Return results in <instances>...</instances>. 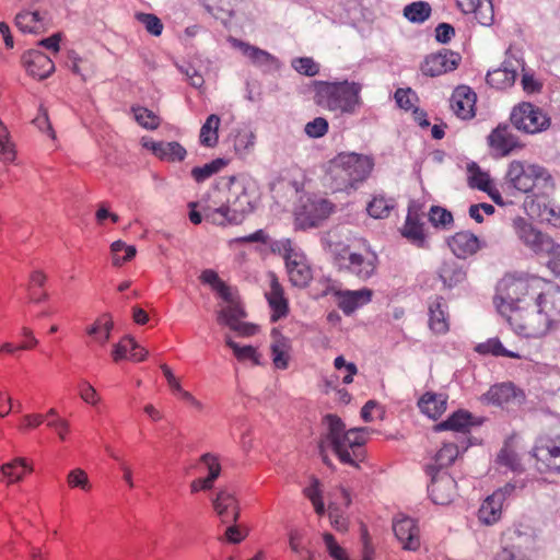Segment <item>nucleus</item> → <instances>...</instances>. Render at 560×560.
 <instances>
[{"instance_id":"nucleus-11","label":"nucleus","mask_w":560,"mask_h":560,"mask_svg":"<svg viewBox=\"0 0 560 560\" xmlns=\"http://www.w3.org/2000/svg\"><path fill=\"white\" fill-rule=\"evenodd\" d=\"M511 122L518 130L536 133L549 127L550 118L539 107L530 103H522L513 108Z\"/></svg>"},{"instance_id":"nucleus-38","label":"nucleus","mask_w":560,"mask_h":560,"mask_svg":"<svg viewBox=\"0 0 560 560\" xmlns=\"http://www.w3.org/2000/svg\"><path fill=\"white\" fill-rule=\"evenodd\" d=\"M15 25L23 33L39 34L46 31V22L38 11H23L15 16Z\"/></svg>"},{"instance_id":"nucleus-5","label":"nucleus","mask_w":560,"mask_h":560,"mask_svg":"<svg viewBox=\"0 0 560 560\" xmlns=\"http://www.w3.org/2000/svg\"><path fill=\"white\" fill-rule=\"evenodd\" d=\"M513 229L526 248L547 258V267L552 273H560V244L522 217L514 219Z\"/></svg>"},{"instance_id":"nucleus-41","label":"nucleus","mask_w":560,"mask_h":560,"mask_svg":"<svg viewBox=\"0 0 560 560\" xmlns=\"http://www.w3.org/2000/svg\"><path fill=\"white\" fill-rule=\"evenodd\" d=\"M113 328L114 322L110 314L104 313L86 328V334L92 336L96 342L103 346L109 340Z\"/></svg>"},{"instance_id":"nucleus-7","label":"nucleus","mask_w":560,"mask_h":560,"mask_svg":"<svg viewBox=\"0 0 560 560\" xmlns=\"http://www.w3.org/2000/svg\"><path fill=\"white\" fill-rule=\"evenodd\" d=\"M499 542L500 548L491 560H535L538 551L536 535L522 525L502 530Z\"/></svg>"},{"instance_id":"nucleus-30","label":"nucleus","mask_w":560,"mask_h":560,"mask_svg":"<svg viewBox=\"0 0 560 560\" xmlns=\"http://www.w3.org/2000/svg\"><path fill=\"white\" fill-rule=\"evenodd\" d=\"M503 504L502 494L492 493L488 495L478 510V521L486 526L499 523L503 513Z\"/></svg>"},{"instance_id":"nucleus-55","label":"nucleus","mask_w":560,"mask_h":560,"mask_svg":"<svg viewBox=\"0 0 560 560\" xmlns=\"http://www.w3.org/2000/svg\"><path fill=\"white\" fill-rule=\"evenodd\" d=\"M334 366L337 371L342 372V383L350 384L353 376L358 373V368L352 362H347L342 355H339L334 361Z\"/></svg>"},{"instance_id":"nucleus-17","label":"nucleus","mask_w":560,"mask_h":560,"mask_svg":"<svg viewBox=\"0 0 560 560\" xmlns=\"http://www.w3.org/2000/svg\"><path fill=\"white\" fill-rule=\"evenodd\" d=\"M246 316L242 305L236 302H230L218 314L219 324L226 325L232 330L238 332L241 336L255 335L257 327L253 324L243 323L241 319Z\"/></svg>"},{"instance_id":"nucleus-31","label":"nucleus","mask_w":560,"mask_h":560,"mask_svg":"<svg viewBox=\"0 0 560 560\" xmlns=\"http://www.w3.org/2000/svg\"><path fill=\"white\" fill-rule=\"evenodd\" d=\"M457 4L465 14L474 13L483 26H489L493 22L491 0H457Z\"/></svg>"},{"instance_id":"nucleus-49","label":"nucleus","mask_w":560,"mask_h":560,"mask_svg":"<svg viewBox=\"0 0 560 560\" xmlns=\"http://www.w3.org/2000/svg\"><path fill=\"white\" fill-rule=\"evenodd\" d=\"M477 351L483 354H493V355H501L512 359H521V355L517 352L510 351L505 349L502 345V342L497 339H489L488 341L480 343L477 346Z\"/></svg>"},{"instance_id":"nucleus-64","label":"nucleus","mask_w":560,"mask_h":560,"mask_svg":"<svg viewBox=\"0 0 560 560\" xmlns=\"http://www.w3.org/2000/svg\"><path fill=\"white\" fill-rule=\"evenodd\" d=\"M455 36V28L448 23H440L435 27V39L441 44H447Z\"/></svg>"},{"instance_id":"nucleus-22","label":"nucleus","mask_w":560,"mask_h":560,"mask_svg":"<svg viewBox=\"0 0 560 560\" xmlns=\"http://www.w3.org/2000/svg\"><path fill=\"white\" fill-rule=\"evenodd\" d=\"M142 148L150 150L154 156L166 162H182L187 155L186 149L176 141H153L142 137Z\"/></svg>"},{"instance_id":"nucleus-37","label":"nucleus","mask_w":560,"mask_h":560,"mask_svg":"<svg viewBox=\"0 0 560 560\" xmlns=\"http://www.w3.org/2000/svg\"><path fill=\"white\" fill-rule=\"evenodd\" d=\"M459 450L455 443H444L434 456V463L427 467L428 474H440V470L450 467L458 457Z\"/></svg>"},{"instance_id":"nucleus-16","label":"nucleus","mask_w":560,"mask_h":560,"mask_svg":"<svg viewBox=\"0 0 560 560\" xmlns=\"http://www.w3.org/2000/svg\"><path fill=\"white\" fill-rule=\"evenodd\" d=\"M429 475L432 479L428 491L432 502L440 505L452 503L457 495V485L454 478L446 472Z\"/></svg>"},{"instance_id":"nucleus-13","label":"nucleus","mask_w":560,"mask_h":560,"mask_svg":"<svg viewBox=\"0 0 560 560\" xmlns=\"http://www.w3.org/2000/svg\"><path fill=\"white\" fill-rule=\"evenodd\" d=\"M287 244L289 248H285L284 260L289 280L294 287L305 288L313 279L311 266L303 254L295 252L291 247L289 240Z\"/></svg>"},{"instance_id":"nucleus-9","label":"nucleus","mask_w":560,"mask_h":560,"mask_svg":"<svg viewBox=\"0 0 560 560\" xmlns=\"http://www.w3.org/2000/svg\"><path fill=\"white\" fill-rule=\"evenodd\" d=\"M377 256L374 253H355L348 245L334 250V261L339 270L347 271L360 280L370 279L376 271Z\"/></svg>"},{"instance_id":"nucleus-12","label":"nucleus","mask_w":560,"mask_h":560,"mask_svg":"<svg viewBox=\"0 0 560 560\" xmlns=\"http://www.w3.org/2000/svg\"><path fill=\"white\" fill-rule=\"evenodd\" d=\"M373 166L374 160L370 155L355 152H341L330 161V172H343L348 175H369Z\"/></svg>"},{"instance_id":"nucleus-28","label":"nucleus","mask_w":560,"mask_h":560,"mask_svg":"<svg viewBox=\"0 0 560 560\" xmlns=\"http://www.w3.org/2000/svg\"><path fill=\"white\" fill-rule=\"evenodd\" d=\"M429 328L438 335L450 330L447 305L442 296H434L429 302Z\"/></svg>"},{"instance_id":"nucleus-1","label":"nucleus","mask_w":560,"mask_h":560,"mask_svg":"<svg viewBox=\"0 0 560 560\" xmlns=\"http://www.w3.org/2000/svg\"><path fill=\"white\" fill-rule=\"evenodd\" d=\"M493 303L521 338L541 339L560 327V288L541 277L505 276L497 287Z\"/></svg>"},{"instance_id":"nucleus-32","label":"nucleus","mask_w":560,"mask_h":560,"mask_svg":"<svg viewBox=\"0 0 560 560\" xmlns=\"http://www.w3.org/2000/svg\"><path fill=\"white\" fill-rule=\"evenodd\" d=\"M272 343L270 346L273 365L279 370H285L289 366L291 341L280 334L278 329H272Z\"/></svg>"},{"instance_id":"nucleus-6","label":"nucleus","mask_w":560,"mask_h":560,"mask_svg":"<svg viewBox=\"0 0 560 560\" xmlns=\"http://www.w3.org/2000/svg\"><path fill=\"white\" fill-rule=\"evenodd\" d=\"M513 229L526 248L547 258V267L552 273H560V244L522 217L514 219Z\"/></svg>"},{"instance_id":"nucleus-34","label":"nucleus","mask_w":560,"mask_h":560,"mask_svg":"<svg viewBox=\"0 0 560 560\" xmlns=\"http://www.w3.org/2000/svg\"><path fill=\"white\" fill-rule=\"evenodd\" d=\"M439 277L447 289H453L466 280V271L455 260H444L439 268Z\"/></svg>"},{"instance_id":"nucleus-29","label":"nucleus","mask_w":560,"mask_h":560,"mask_svg":"<svg viewBox=\"0 0 560 560\" xmlns=\"http://www.w3.org/2000/svg\"><path fill=\"white\" fill-rule=\"evenodd\" d=\"M482 398L488 404L502 407L514 400L521 402L524 399V394L517 390L513 384L502 383L491 386Z\"/></svg>"},{"instance_id":"nucleus-35","label":"nucleus","mask_w":560,"mask_h":560,"mask_svg":"<svg viewBox=\"0 0 560 560\" xmlns=\"http://www.w3.org/2000/svg\"><path fill=\"white\" fill-rule=\"evenodd\" d=\"M491 148L505 155L518 145L516 138L508 126H499L488 137Z\"/></svg>"},{"instance_id":"nucleus-56","label":"nucleus","mask_w":560,"mask_h":560,"mask_svg":"<svg viewBox=\"0 0 560 560\" xmlns=\"http://www.w3.org/2000/svg\"><path fill=\"white\" fill-rule=\"evenodd\" d=\"M229 162L230 160L228 159L218 158L202 166L194 167L190 175H212L214 173L221 172L229 164Z\"/></svg>"},{"instance_id":"nucleus-3","label":"nucleus","mask_w":560,"mask_h":560,"mask_svg":"<svg viewBox=\"0 0 560 560\" xmlns=\"http://www.w3.org/2000/svg\"><path fill=\"white\" fill-rule=\"evenodd\" d=\"M223 179L201 201L205 219L217 225L241 223L244 215L253 211V207L244 191L231 200V188L236 177H223Z\"/></svg>"},{"instance_id":"nucleus-33","label":"nucleus","mask_w":560,"mask_h":560,"mask_svg":"<svg viewBox=\"0 0 560 560\" xmlns=\"http://www.w3.org/2000/svg\"><path fill=\"white\" fill-rule=\"evenodd\" d=\"M418 407L422 413L435 420L446 411L447 396L428 392L419 399Z\"/></svg>"},{"instance_id":"nucleus-14","label":"nucleus","mask_w":560,"mask_h":560,"mask_svg":"<svg viewBox=\"0 0 560 560\" xmlns=\"http://www.w3.org/2000/svg\"><path fill=\"white\" fill-rule=\"evenodd\" d=\"M536 467L540 472H560V443L551 439H540L533 448Z\"/></svg>"},{"instance_id":"nucleus-21","label":"nucleus","mask_w":560,"mask_h":560,"mask_svg":"<svg viewBox=\"0 0 560 560\" xmlns=\"http://www.w3.org/2000/svg\"><path fill=\"white\" fill-rule=\"evenodd\" d=\"M213 509L223 523H236L240 518V504L235 494L228 489H221L212 500Z\"/></svg>"},{"instance_id":"nucleus-61","label":"nucleus","mask_w":560,"mask_h":560,"mask_svg":"<svg viewBox=\"0 0 560 560\" xmlns=\"http://www.w3.org/2000/svg\"><path fill=\"white\" fill-rule=\"evenodd\" d=\"M142 25L153 36H160L163 32L162 21L151 13H142Z\"/></svg>"},{"instance_id":"nucleus-48","label":"nucleus","mask_w":560,"mask_h":560,"mask_svg":"<svg viewBox=\"0 0 560 560\" xmlns=\"http://www.w3.org/2000/svg\"><path fill=\"white\" fill-rule=\"evenodd\" d=\"M431 14L428 2L417 1L405 7L404 16L412 23H423Z\"/></svg>"},{"instance_id":"nucleus-8","label":"nucleus","mask_w":560,"mask_h":560,"mask_svg":"<svg viewBox=\"0 0 560 560\" xmlns=\"http://www.w3.org/2000/svg\"><path fill=\"white\" fill-rule=\"evenodd\" d=\"M336 210V205L318 195L300 198L294 209V225L299 230L320 226Z\"/></svg>"},{"instance_id":"nucleus-36","label":"nucleus","mask_w":560,"mask_h":560,"mask_svg":"<svg viewBox=\"0 0 560 560\" xmlns=\"http://www.w3.org/2000/svg\"><path fill=\"white\" fill-rule=\"evenodd\" d=\"M233 47L240 49L257 67H268L276 61V58L268 51L252 46L240 39H232Z\"/></svg>"},{"instance_id":"nucleus-25","label":"nucleus","mask_w":560,"mask_h":560,"mask_svg":"<svg viewBox=\"0 0 560 560\" xmlns=\"http://www.w3.org/2000/svg\"><path fill=\"white\" fill-rule=\"evenodd\" d=\"M452 253L462 259L475 255L480 249V241L477 235L469 231H460L447 240Z\"/></svg>"},{"instance_id":"nucleus-20","label":"nucleus","mask_w":560,"mask_h":560,"mask_svg":"<svg viewBox=\"0 0 560 560\" xmlns=\"http://www.w3.org/2000/svg\"><path fill=\"white\" fill-rule=\"evenodd\" d=\"M270 289L265 293L268 305L271 310L270 319L276 323L285 317L289 313V302L284 296V290L275 272L268 273Z\"/></svg>"},{"instance_id":"nucleus-27","label":"nucleus","mask_w":560,"mask_h":560,"mask_svg":"<svg viewBox=\"0 0 560 560\" xmlns=\"http://www.w3.org/2000/svg\"><path fill=\"white\" fill-rule=\"evenodd\" d=\"M373 291L369 288L336 292V296L338 299V307L346 315H350L359 307L370 303Z\"/></svg>"},{"instance_id":"nucleus-10","label":"nucleus","mask_w":560,"mask_h":560,"mask_svg":"<svg viewBox=\"0 0 560 560\" xmlns=\"http://www.w3.org/2000/svg\"><path fill=\"white\" fill-rule=\"evenodd\" d=\"M553 189L552 177H506L501 184L502 192L510 197H517L518 194L534 198L549 197Z\"/></svg>"},{"instance_id":"nucleus-63","label":"nucleus","mask_w":560,"mask_h":560,"mask_svg":"<svg viewBox=\"0 0 560 560\" xmlns=\"http://www.w3.org/2000/svg\"><path fill=\"white\" fill-rule=\"evenodd\" d=\"M328 516L332 527L339 532L347 529V520L340 514L339 509L335 504L328 505Z\"/></svg>"},{"instance_id":"nucleus-42","label":"nucleus","mask_w":560,"mask_h":560,"mask_svg":"<svg viewBox=\"0 0 560 560\" xmlns=\"http://www.w3.org/2000/svg\"><path fill=\"white\" fill-rule=\"evenodd\" d=\"M138 348L137 341L126 336L124 337L117 345L114 346L113 350V359L115 362H118L120 360H132V361H140V358H138V354L136 352V349Z\"/></svg>"},{"instance_id":"nucleus-19","label":"nucleus","mask_w":560,"mask_h":560,"mask_svg":"<svg viewBox=\"0 0 560 560\" xmlns=\"http://www.w3.org/2000/svg\"><path fill=\"white\" fill-rule=\"evenodd\" d=\"M423 219V213H420V209L412 203L408 207V213L400 230L401 235L418 247H424L427 242L425 222Z\"/></svg>"},{"instance_id":"nucleus-60","label":"nucleus","mask_w":560,"mask_h":560,"mask_svg":"<svg viewBox=\"0 0 560 560\" xmlns=\"http://www.w3.org/2000/svg\"><path fill=\"white\" fill-rule=\"evenodd\" d=\"M323 540L331 558L335 560H348L346 550L337 544L334 535L330 533H325L323 535Z\"/></svg>"},{"instance_id":"nucleus-23","label":"nucleus","mask_w":560,"mask_h":560,"mask_svg":"<svg viewBox=\"0 0 560 560\" xmlns=\"http://www.w3.org/2000/svg\"><path fill=\"white\" fill-rule=\"evenodd\" d=\"M518 68L524 70V66L520 60L515 59L512 61L508 59L503 62L502 67L488 71L486 81L492 88L499 90L506 89L515 82Z\"/></svg>"},{"instance_id":"nucleus-40","label":"nucleus","mask_w":560,"mask_h":560,"mask_svg":"<svg viewBox=\"0 0 560 560\" xmlns=\"http://www.w3.org/2000/svg\"><path fill=\"white\" fill-rule=\"evenodd\" d=\"M33 471L25 458L15 457L9 463L1 465L0 472L7 481V485H12L23 480L26 472Z\"/></svg>"},{"instance_id":"nucleus-39","label":"nucleus","mask_w":560,"mask_h":560,"mask_svg":"<svg viewBox=\"0 0 560 560\" xmlns=\"http://www.w3.org/2000/svg\"><path fill=\"white\" fill-rule=\"evenodd\" d=\"M472 425V417L468 411L457 410L445 421L434 425L435 432L452 430L456 432H468Z\"/></svg>"},{"instance_id":"nucleus-53","label":"nucleus","mask_w":560,"mask_h":560,"mask_svg":"<svg viewBox=\"0 0 560 560\" xmlns=\"http://www.w3.org/2000/svg\"><path fill=\"white\" fill-rule=\"evenodd\" d=\"M545 170L537 164H528L523 161L511 162L506 175H544Z\"/></svg>"},{"instance_id":"nucleus-62","label":"nucleus","mask_w":560,"mask_h":560,"mask_svg":"<svg viewBox=\"0 0 560 560\" xmlns=\"http://www.w3.org/2000/svg\"><path fill=\"white\" fill-rule=\"evenodd\" d=\"M415 98H417V96L411 89H397L395 92L397 105L405 110H409L413 107Z\"/></svg>"},{"instance_id":"nucleus-54","label":"nucleus","mask_w":560,"mask_h":560,"mask_svg":"<svg viewBox=\"0 0 560 560\" xmlns=\"http://www.w3.org/2000/svg\"><path fill=\"white\" fill-rule=\"evenodd\" d=\"M199 463L208 471L207 477L215 481L221 474L219 456L212 453H205L200 456Z\"/></svg>"},{"instance_id":"nucleus-45","label":"nucleus","mask_w":560,"mask_h":560,"mask_svg":"<svg viewBox=\"0 0 560 560\" xmlns=\"http://www.w3.org/2000/svg\"><path fill=\"white\" fill-rule=\"evenodd\" d=\"M110 254L113 265L119 267L136 257L137 247L133 245H127L122 241H115L110 245Z\"/></svg>"},{"instance_id":"nucleus-18","label":"nucleus","mask_w":560,"mask_h":560,"mask_svg":"<svg viewBox=\"0 0 560 560\" xmlns=\"http://www.w3.org/2000/svg\"><path fill=\"white\" fill-rule=\"evenodd\" d=\"M393 530L402 549L416 551L420 548V530L413 518L398 515L393 521Z\"/></svg>"},{"instance_id":"nucleus-52","label":"nucleus","mask_w":560,"mask_h":560,"mask_svg":"<svg viewBox=\"0 0 560 560\" xmlns=\"http://www.w3.org/2000/svg\"><path fill=\"white\" fill-rule=\"evenodd\" d=\"M67 483L71 489H81L82 491H90L92 485L88 474L81 468H74L67 475Z\"/></svg>"},{"instance_id":"nucleus-59","label":"nucleus","mask_w":560,"mask_h":560,"mask_svg":"<svg viewBox=\"0 0 560 560\" xmlns=\"http://www.w3.org/2000/svg\"><path fill=\"white\" fill-rule=\"evenodd\" d=\"M304 131L311 138H320L328 131V121L324 117H316L305 125Z\"/></svg>"},{"instance_id":"nucleus-50","label":"nucleus","mask_w":560,"mask_h":560,"mask_svg":"<svg viewBox=\"0 0 560 560\" xmlns=\"http://www.w3.org/2000/svg\"><path fill=\"white\" fill-rule=\"evenodd\" d=\"M15 159L14 144L10 141L7 127L0 120V161L3 163L13 162Z\"/></svg>"},{"instance_id":"nucleus-4","label":"nucleus","mask_w":560,"mask_h":560,"mask_svg":"<svg viewBox=\"0 0 560 560\" xmlns=\"http://www.w3.org/2000/svg\"><path fill=\"white\" fill-rule=\"evenodd\" d=\"M361 91L362 85L358 82L315 81L314 103L339 115H353L362 103Z\"/></svg>"},{"instance_id":"nucleus-47","label":"nucleus","mask_w":560,"mask_h":560,"mask_svg":"<svg viewBox=\"0 0 560 560\" xmlns=\"http://www.w3.org/2000/svg\"><path fill=\"white\" fill-rule=\"evenodd\" d=\"M225 343L233 350L234 355L238 361H252L255 365L260 364V354L252 346H240L226 336Z\"/></svg>"},{"instance_id":"nucleus-15","label":"nucleus","mask_w":560,"mask_h":560,"mask_svg":"<svg viewBox=\"0 0 560 560\" xmlns=\"http://www.w3.org/2000/svg\"><path fill=\"white\" fill-rule=\"evenodd\" d=\"M460 55L453 50L442 49L436 54L429 55L422 66L421 71L424 75L438 77L447 71L455 70L460 61Z\"/></svg>"},{"instance_id":"nucleus-51","label":"nucleus","mask_w":560,"mask_h":560,"mask_svg":"<svg viewBox=\"0 0 560 560\" xmlns=\"http://www.w3.org/2000/svg\"><path fill=\"white\" fill-rule=\"evenodd\" d=\"M429 221L435 228L447 229L453 223V214L442 207L432 206L429 211Z\"/></svg>"},{"instance_id":"nucleus-57","label":"nucleus","mask_w":560,"mask_h":560,"mask_svg":"<svg viewBox=\"0 0 560 560\" xmlns=\"http://www.w3.org/2000/svg\"><path fill=\"white\" fill-rule=\"evenodd\" d=\"M292 67L301 74L313 77L318 73V65L308 57H300L292 60Z\"/></svg>"},{"instance_id":"nucleus-24","label":"nucleus","mask_w":560,"mask_h":560,"mask_svg":"<svg viewBox=\"0 0 560 560\" xmlns=\"http://www.w3.org/2000/svg\"><path fill=\"white\" fill-rule=\"evenodd\" d=\"M26 72L35 79L43 80L49 77L54 70V61L39 50H30L23 56Z\"/></svg>"},{"instance_id":"nucleus-43","label":"nucleus","mask_w":560,"mask_h":560,"mask_svg":"<svg viewBox=\"0 0 560 560\" xmlns=\"http://www.w3.org/2000/svg\"><path fill=\"white\" fill-rule=\"evenodd\" d=\"M468 186L470 188L479 189L486 192L493 202L503 206L504 201L501 197V191L494 186L491 177H467Z\"/></svg>"},{"instance_id":"nucleus-58","label":"nucleus","mask_w":560,"mask_h":560,"mask_svg":"<svg viewBox=\"0 0 560 560\" xmlns=\"http://www.w3.org/2000/svg\"><path fill=\"white\" fill-rule=\"evenodd\" d=\"M80 398L92 406H96L101 401V396L96 389L85 380H81L78 384Z\"/></svg>"},{"instance_id":"nucleus-46","label":"nucleus","mask_w":560,"mask_h":560,"mask_svg":"<svg viewBox=\"0 0 560 560\" xmlns=\"http://www.w3.org/2000/svg\"><path fill=\"white\" fill-rule=\"evenodd\" d=\"M220 117L215 114L210 115L200 129L199 139L206 147H214L218 142V129Z\"/></svg>"},{"instance_id":"nucleus-26","label":"nucleus","mask_w":560,"mask_h":560,"mask_svg":"<svg viewBox=\"0 0 560 560\" xmlns=\"http://www.w3.org/2000/svg\"><path fill=\"white\" fill-rule=\"evenodd\" d=\"M476 98V93L470 88L460 85L452 94L451 107L457 117L469 119L475 115Z\"/></svg>"},{"instance_id":"nucleus-44","label":"nucleus","mask_w":560,"mask_h":560,"mask_svg":"<svg viewBox=\"0 0 560 560\" xmlns=\"http://www.w3.org/2000/svg\"><path fill=\"white\" fill-rule=\"evenodd\" d=\"M396 201L393 198L384 196L374 197L368 205V213L374 219H385L389 217L390 211L395 208Z\"/></svg>"},{"instance_id":"nucleus-2","label":"nucleus","mask_w":560,"mask_h":560,"mask_svg":"<svg viewBox=\"0 0 560 560\" xmlns=\"http://www.w3.org/2000/svg\"><path fill=\"white\" fill-rule=\"evenodd\" d=\"M324 422L327 425V432L318 443L323 462L327 466H331V460L327 455V451L330 450L341 464L360 468V463L365 459L364 445L369 430L366 428L346 430L343 421L336 415H326Z\"/></svg>"}]
</instances>
